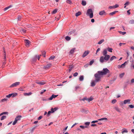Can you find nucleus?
Instances as JSON below:
<instances>
[{
    "mask_svg": "<svg viewBox=\"0 0 134 134\" xmlns=\"http://www.w3.org/2000/svg\"><path fill=\"white\" fill-rule=\"evenodd\" d=\"M51 63L48 64L46 66H44L43 67V68L45 69H49L51 68Z\"/></svg>",
    "mask_w": 134,
    "mask_h": 134,
    "instance_id": "10",
    "label": "nucleus"
},
{
    "mask_svg": "<svg viewBox=\"0 0 134 134\" xmlns=\"http://www.w3.org/2000/svg\"><path fill=\"white\" fill-rule=\"evenodd\" d=\"M129 107L131 108H134V106L132 105H130Z\"/></svg>",
    "mask_w": 134,
    "mask_h": 134,
    "instance_id": "58",
    "label": "nucleus"
},
{
    "mask_svg": "<svg viewBox=\"0 0 134 134\" xmlns=\"http://www.w3.org/2000/svg\"><path fill=\"white\" fill-rule=\"evenodd\" d=\"M107 119V118H101L100 119H98V121L102 120H106Z\"/></svg>",
    "mask_w": 134,
    "mask_h": 134,
    "instance_id": "42",
    "label": "nucleus"
},
{
    "mask_svg": "<svg viewBox=\"0 0 134 134\" xmlns=\"http://www.w3.org/2000/svg\"><path fill=\"white\" fill-rule=\"evenodd\" d=\"M35 82L38 84L41 85H43L45 84V82H44V81H42L41 82H39L37 81Z\"/></svg>",
    "mask_w": 134,
    "mask_h": 134,
    "instance_id": "12",
    "label": "nucleus"
},
{
    "mask_svg": "<svg viewBox=\"0 0 134 134\" xmlns=\"http://www.w3.org/2000/svg\"><path fill=\"white\" fill-rule=\"evenodd\" d=\"M75 31H71L69 32L68 33V34L69 35H71L72 34H73Z\"/></svg>",
    "mask_w": 134,
    "mask_h": 134,
    "instance_id": "47",
    "label": "nucleus"
},
{
    "mask_svg": "<svg viewBox=\"0 0 134 134\" xmlns=\"http://www.w3.org/2000/svg\"><path fill=\"white\" fill-rule=\"evenodd\" d=\"M37 55H35L34 57L32 59V62H35L37 60Z\"/></svg>",
    "mask_w": 134,
    "mask_h": 134,
    "instance_id": "16",
    "label": "nucleus"
},
{
    "mask_svg": "<svg viewBox=\"0 0 134 134\" xmlns=\"http://www.w3.org/2000/svg\"><path fill=\"white\" fill-rule=\"evenodd\" d=\"M114 8H116L119 7V5L117 4H116L115 5H114Z\"/></svg>",
    "mask_w": 134,
    "mask_h": 134,
    "instance_id": "55",
    "label": "nucleus"
},
{
    "mask_svg": "<svg viewBox=\"0 0 134 134\" xmlns=\"http://www.w3.org/2000/svg\"><path fill=\"white\" fill-rule=\"evenodd\" d=\"M130 24H134V20H130L129 22Z\"/></svg>",
    "mask_w": 134,
    "mask_h": 134,
    "instance_id": "44",
    "label": "nucleus"
},
{
    "mask_svg": "<svg viewBox=\"0 0 134 134\" xmlns=\"http://www.w3.org/2000/svg\"><path fill=\"white\" fill-rule=\"evenodd\" d=\"M12 6V5H10L9 6L5 8L4 9V11H6L9 8L11 7Z\"/></svg>",
    "mask_w": 134,
    "mask_h": 134,
    "instance_id": "27",
    "label": "nucleus"
},
{
    "mask_svg": "<svg viewBox=\"0 0 134 134\" xmlns=\"http://www.w3.org/2000/svg\"><path fill=\"white\" fill-rule=\"evenodd\" d=\"M125 74L124 73H123L121 74H120L119 76L121 78H122L124 76V75Z\"/></svg>",
    "mask_w": 134,
    "mask_h": 134,
    "instance_id": "36",
    "label": "nucleus"
},
{
    "mask_svg": "<svg viewBox=\"0 0 134 134\" xmlns=\"http://www.w3.org/2000/svg\"><path fill=\"white\" fill-rule=\"evenodd\" d=\"M130 67L131 68H133L134 69V64L133 63H132L131 64Z\"/></svg>",
    "mask_w": 134,
    "mask_h": 134,
    "instance_id": "57",
    "label": "nucleus"
},
{
    "mask_svg": "<svg viewBox=\"0 0 134 134\" xmlns=\"http://www.w3.org/2000/svg\"><path fill=\"white\" fill-rule=\"evenodd\" d=\"M123 130L122 132V133L123 134L125 133L128 132V131L126 129H123Z\"/></svg>",
    "mask_w": 134,
    "mask_h": 134,
    "instance_id": "26",
    "label": "nucleus"
},
{
    "mask_svg": "<svg viewBox=\"0 0 134 134\" xmlns=\"http://www.w3.org/2000/svg\"><path fill=\"white\" fill-rule=\"evenodd\" d=\"M104 41V39H102L100 40L98 42V44H101Z\"/></svg>",
    "mask_w": 134,
    "mask_h": 134,
    "instance_id": "31",
    "label": "nucleus"
},
{
    "mask_svg": "<svg viewBox=\"0 0 134 134\" xmlns=\"http://www.w3.org/2000/svg\"><path fill=\"white\" fill-rule=\"evenodd\" d=\"M118 12V11H115L112 12H111L109 13V15H113L115 14L116 13H117Z\"/></svg>",
    "mask_w": 134,
    "mask_h": 134,
    "instance_id": "25",
    "label": "nucleus"
},
{
    "mask_svg": "<svg viewBox=\"0 0 134 134\" xmlns=\"http://www.w3.org/2000/svg\"><path fill=\"white\" fill-rule=\"evenodd\" d=\"M32 94V93L31 92H30L28 93H24V96H29L31 95Z\"/></svg>",
    "mask_w": 134,
    "mask_h": 134,
    "instance_id": "23",
    "label": "nucleus"
},
{
    "mask_svg": "<svg viewBox=\"0 0 134 134\" xmlns=\"http://www.w3.org/2000/svg\"><path fill=\"white\" fill-rule=\"evenodd\" d=\"M53 98V95H52V96L48 98V100H52Z\"/></svg>",
    "mask_w": 134,
    "mask_h": 134,
    "instance_id": "46",
    "label": "nucleus"
},
{
    "mask_svg": "<svg viewBox=\"0 0 134 134\" xmlns=\"http://www.w3.org/2000/svg\"><path fill=\"white\" fill-rule=\"evenodd\" d=\"M98 82L99 81H96V79L94 80H92L91 81V86L92 87L94 86L96 84V83Z\"/></svg>",
    "mask_w": 134,
    "mask_h": 134,
    "instance_id": "9",
    "label": "nucleus"
},
{
    "mask_svg": "<svg viewBox=\"0 0 134 134\" xmlns=\"http://www.w3.org/2000/svg\"><path fill=\"white\" fill-rule=\"evenodd\" d=\"M20 31L21 33L25 34L26 32V30L25 29H21L20 30Z\"/></svg>",
    "mask_w": 134,
    "mask_h": 134,
    "instance_id": "19",
    "label": "nucleus"
},
{
    "mask_svg": "<svg viewBox=\"0 0 134 134\" xmlns=\"http://www.w3.org/2000/svg\"><path fill=\"white\" fill-rule=\"evenodd\" d=\"M128 63V62L127 61H126L123 64H122L121 65H118V68H124L126 64H127Z\"/></svg>",
    "mask_w": 134,
    "mask_h": 134,
    "instance_id": "6",
    "label": "nucleus"
},
{
    "mask_svg": "<svg viewBox=\"0 0 134 134\" xmlns=\"http://www.w3.org/2000/svg\"><path fill=\"white\" fill-rule=\"evenodd\" d=\"M74 68V66L72 65L70 66L69 68V72H70L72 70V69Z\"/></svg>",
    "mask_w": 134,
    "mask_h": 134,
    "instance_id": "24",
    "label": "nucleus"
},
{
    "mask_svg": "<svg viewBox=\"0 0 134 134\" xmlns=\"http://www.w3.org/2000/svg\"><path fill=\"white\" fill-rule=\"evenodd\" d=\"M108 8L109 9H115L114 6H109L108 7Z\"/></svg>",
    "mask_w": 134,
    "mask_h": 134,
    "instance_id": "48",
    "label": "nucleus"
},
{
    "mask_svg": "<svg viewBox=\"0 0 134 134\" xmlns=\"http://www.w3.org/2000/svg\"><path fill=\"white\" fill-rule=\"evenodd\" d=\"M130 10H129L127 11V14L128 15H130L131 14L130 12Z\"/></svg>",
    "mask_w": 134,
    "mask_h": 134,
    "instance_id": "62",
    "label": "nucleus"
},
{
    "mask_svg": "<svg viewBox=\"0 0 134 134\" xmlns=\"http://www.w3.org/2000/svg\"><path fill=\"white\" fill-rule=\"evenodd\" d=\"M75 49L76 48H72L70 50L69 53L71 54H72L74 52L75 50Z\"/></svg>",
    "mask_w": 134,
    "mask_h": 134,
    "instance_id": "17",
    "label": "nucleus"
},
{
    "mask_svg": "<svg viewBox=\"0 0 134 134\" xmlns=\"http://www.w3.org/2000/svg\"><path fill=\"white\" fill-rule=\"evenodd\" d=\"M89 51H85L82 55V57H85L89 53Z\"/></svg>",
    "mask_w": 134,
    "mask_h": 134,
    "instance_id": "11",
    "label": "nucleus"
},
{
    "mask_svg": "<svg viewBox=\"0 0 134 134\" xmlns=\"http://www.w3.org/2000/svg\"><path fill=\"white\" fill-rule=\"evenodd\" d=\"M6 117L5 116L3 115V116H2V117H1V120H2L5 119H6Z\"/></svg>",
    "mask_w": 134,
    "mask_h": 134,
    "instance_id": "33",
    "label": "nucleus"
},
{
    "mask_svg": "<svg viewBox=\"0 0 134 134\" xmlns=\"http://www.w3.org/2000/svg\"><path fill=\"white\" fill-rule=\"evenodd\" d=\"M131 82L132 83H134V79H132L131 80Z\"/></svg>",
    "mask_w": 134,
    "mask_h": 134,
    "instance_id": "64",
    "label": "nucleus"
},
{
    "mask_svg": "<svg viewBox=\"0 0 134 134\" xmlns=\"http://www.w3.org/2000/svg\"><path fill=\"white\" fill-rule=\"evenodd\" d=\"M46 91V90H42L40 92V94H42L43 93Z\"/></svg>",
    "mask_w": 134,
    "mask_h": 134,
    "instance_id": "52",
    "label": "nucleus"
},
{
    "mask_svg": "<svg viewBox=\"0 0 134 134\" xmlns=\"http://www.w3.org/2000/svg\"><path fill=\"white\" fill-rule=\"evenodd\" d=\"M55 56H52L49 59V60H53L55 58Z\"/></svg>",
    "mask_w": 134,
    "mask_h": 134,
    "instance_id": "41",
    "label": "nucleus"
},
{
    "mask_svg": "<svg viewBox=\"0 0 134 134\" xmlns=\"http://www.w3.org/2000/svg\"><path fill=\"white\" fill-rule=\"evenodd\" d=\"M93 100V98L92 97H91L89 98H87L86 97H85L81 99V100Z\"/></svg>",
    "mask_w": 134,
    "mask_h": 134,
    "instance_id": "8",
    "label": "nucleus"
},
{
    "mask_svg": "<svg viewBox=\"0 0 134 134\" xmlns=\"http://www.w3.org/2000/svg\"><path fill=\"white\" fill-rule=\"evenodd\" d=\"M11 96V94H9V95H7L6 96V98H9Z\"/></svg>",
    "mask_w": 134,
    "mask_h": 134,
    "instance_id": "45",
    "label": "nucleus"
},
{
    "mask_svg": "<svg viewBox=\"0 0 134 134\" xmlns=\"http://www.w3.org/2000/svg\"><path fill=\"white\" fill-rule=\"evenodd\" d=\"M86 14L89 16L90 18H92L93 17V11L91 9H89L87 10Z\"/></svg>",
    "mask_w": 134,
    "mask_h": 134,
    "instance_id": "3",
    "label": "nucleus"
},
{
    "mask_svg": "<svg viewBox=\"0 0 134 134\" xmlns=\"http://www.w3.org/2000/svg\"><path fill=\"white\" fill-rule=\"evenodd\" d=\"M66 2L67 3L70 4L72 3V1L71 0H66Z\"/></svg>",
    "mask_w": 134,
    "mask_h": 134,
    "instance_id": "34",
    "label": "nucleus"
},
{
    "mask_svg": "<svg viewBox=\"0 0 134 134\" xmlns=\"http://www.w3.org/2000/svg\"><path fill=\"white\" fill-rule=\"evenodd\" d=\"M130 62L131 63H132L133 62V59L131 57L130 58Z\"/></svg>",
    "mask_w": 134,
    "mask_h": 134,
    "instance_id": "49",
    "label": "nucleus"
},
{
    "mask_svg": "<svg viewBox=\"0 0 134 134\" xmlns=\"http://www.w3.org/2000/svg\"><path fill=\"white\" fill-rule=\"evenodd\" d=\"M99 14L100 15H106L107 14V13L104 10H102L99 12Z\"/></svg>",
    "mask_w": 134,
    "mask_h": 134,
    "instance_id": "13",
    "label": "nucleus"
},
{
    "mask_svg": "<svg viewBox=\"0 0 134 134\" xmlns=\"http://www.w3.org/2000/svg\"><path fill=\"white\" fill-rule=\"evenodd\" d=\"M11 94V97H13L16 96L17 95V93H12L10 94Z\"/></svg>",
    "mask_w": 134,
    "mask_h": 134,
    "instance_id": "21",
    "label": "nucleus"
},
{
    "mask_svg": "<svg viewBox=\"0 0 134 134\" xmlns=\"http://www.w3.org/2000/svg\"><path fill=\"white\" fill-rule=\"evenodd\" d=\"M130 101H124V103H120V105H123L124 104H126L128 102H129Z\"/></svg>",
    "mask_w": 134,
    "mask_h": 134,
    "instance_id": "39",
    "label": "nucleus"
},
{
    "mask_svg": "<svg viewBox=\"0 0 134 134\" xmlns=\"http://www.w3.org/2000/svg\"><path fill=\"white\" fill-rule=\"evenodd\" d=\"M101 71H98L94 75V76L96 78V81H100V79L102 76L103 75L101 73Z\"/></svg>",
    "mask_w": 134,
    "mask_h": 134,
    "instance_id": "2",
    "label": "nucleus"
},
{
    "mask_svg": "<svg viewBox=\"0 0 134 134\" xmlns=\"http://www.w3.org/2000/svg\"><path fill=\"white\" fill-rule=\"evenodd\" d=\"M90 122H87L85 123V124L87 126H88L90 125Z\"/></svg>",
    "mask_w": 134,
    "mask_h": 134,
    "instance_id": "50",
    "label": "nucleus"
},
{
    "mask_svg": "<svg viewBox=\"0 0 134 134\" xmlns=\"http://www.w3.org/2000/svg\"><path fill=\"white\" fill-rule=\"evenodd\" d=\"M100 48H98V49H97V50L96 52V54H97V53L98 52H99V51H100Z\"/></svg>",
    "mask_w": 134,
    "mask_h": 134,
    "instance_id": "60",
    "label": "nucleus"
},
{
    "mask_svg": "<svg viewBox=\"0 0 134 134\" xmlns=\"http://www.w3.org/2000/svg\"><path fill=\"white\" fill-rule=\"evenodd\" d=\"M78 75V73L77 72H75L74 74V77Z\"/></svg>",
    "mask_w": 134,
    "mask_h": 134,
    "instance_id": "54",
    "label": "nucleus"
},
{
    "mask_svg": "<svg viewBox=\"0 0 134 134\" xmlns=\"http://www.w3.org/2000/svg\"><path fill=\"white\" fill-rule=\"evenodd\" d=\"M129 2L128 1L126 2L124 4V5H126L127 6L129 5Z\"/></svg>",
    "mask_w": 134,
    "mask_h": 134,
    "instance_id": "51",
    "label": "nucleus"
},
{
    "mask_svg": "<svg viewBox=\"0 0 134 134\" xmlns=\"http://www.w3.org/2000/svg\"><path fill=\"white\" fill-rule=\"evenodd\" d=\"M21 16L20 15H19L16 18V20L18 21L20 20H21Z\"/></svg>",
    "mask_w": 134,
    "mask_h": 134,
    "instance_id": "29",
    "label": "nucleus"
},
{
    "mask_svg": "<svg viewBox=\"0 0 134 134\" xmlns=\"http://www.w3.org/2000/svg\"><path fill=\"white\" fill-rule=\"evenodd\" d=\"M81 4L85 6L86 4V2L85 1L82 0V1Z\"/></svg>",
    "mask_w": 134,
    "mask_h": 134,
    "instance_id": "22",
    "label": "nucleus"
},
{
    "mask_svg": "<svg viewBox=\"0 0 134 134\" xmlns=\"http://www.w3.org/2000/svg\"><path fill=\"white\" fill-rule=\"evenodd\" d=\"M2 113L3 115L4 114H8V112H4Z\"/></svg>",
    "mask_w": 134,
    "mask_h": 134,
    "instance_id": "56",
    "label": "nucleus"
},
{
    "mask_svg": "<svg viewBox=\"0 0 134 134\" xmlns=\"http://www.w3.org/2000/svg\"><path fill=\"white\" fill-rule=\"evenodd\" d=\"M66 40L67 41H69L71 39V38L68 36H67L65 38Z\"/></svg>",
    "mask_w": 134,
    "mask_h": 134,
    "instance_id": "28",
    "label": "nucleus"
},
{
    "mask_svg": "<svg viewBox=\"0 0 134 134\" xmlns=\"http://www.w3.org/2000/svg\"><path fill=\"white\" fill-rule=\"evenodd\" d=\"M98 122V121H97V120L93 121H92L91 123L92 124V123L94 124L96 122Z\"/></svg>",
    "mask_w": 134,
    "mask_h": 134,
    "instance_id": "59",
    "label": "nucleus"
},
{
    "mask_svg": "<svg viewBox=\"0 0 134 134\" xmlns=\"http://www.w3.org/2000/svg\"><path fill=\"white\" fill-rule=\"evenodd\" d=\"M21 118L22 116H17L15 119V120L13 121V125H15L17 123L18 121L21 120Z\"/></svg>",
    "mask_w": 134,
    "mask_h": 134,
    "instance_id": "4",
    "label": "nucleus"
},
{
    "mask_svg": "<svg viewBox=\"0 0 134 134\" xmlns=\"http://www.w3.org/2000/svg\"><path fill=\"white\" fill-rule=\"evenodd\" d=\"M108 50V51L110 52H112V51L113 50V49L112 48H110L109 47H108L107 48Z\"/></svg>",
    "mask_w": 134,
    "mask_h": 134,
    "instance_id": "35",
    "label": "nucleus"
},
{
    "mask_svg": "<svg viewBox=\"0 0 134 134\" xmlns=\"http://www.w3.org/2000/svg\"><path fill=\"white\" fill-rule=\"evenodd\" d=\"M46 52L44 51L42 53V55L44 57H45L46 56Z\"/></svg>",
    "mask_w": 134,
    "mask_h": 134,
    "instance_id": "53",
    "label": "nucleus"
},
{
    "mask_svg": "<svg viewBox=\"0 0 134 134\" xmlns=\"http://www.w3.org/2000/svg\"><path fill=\"white\" fill-rule=\"evenodd\" d=\"M84 80V76L83 75H81L80 76L79 78L80 81H82Z\"/></svg>",
    "mask_w": 134,
    "mask_h": 134,
    "instance_id": "15",
    "label": "nucleus"
},
{
    "mask_svg": "<svg viewBox=\"0 0 134 134\" xmlns=\"http://www.w3.org/2000/svg\"><path fill=\"white\" fill-rule=\"evenodd\" d=\"M94 62V60H91V61L90 62L89 65H92V64Z\"/></svg>",
    "mask_w": 134,
    "mask_h": 134,
    "instance_id": "38",
    "label": "nucleus"
},
{
    "mask_svg": "<svg viewBox=\"0 0 134 134\" xmlns=\"http://www.w3.org/2000/svg\"><path fill=\"white\" fill-rule=\"evenodd\" d=\"M103 71H101V73L103 75L106 74L107 73H109L110 72L109 70L107 68H104L103 69Z\"/></svg>",
    "mask_w": 134,
    "mask_h": 134,
    "instance_id": "5",
    "label": "nucleus"
},
{
    "mask_svg": "<svg viewBox=\"0 0 134 134\" xmlns=\"http://www.w3.org/2000/svg\"><path fill=\"white\" fill-rule=\"evenodd\" d=\"M25 44L26 46L27 47H28L30 42L28 40H25Z\"/></svg>",
    "mask_w": 134,
    "mask_h": 134,
    "instance_id": "14",
    "label": "nucleus"
},
{
    "mask_svg": "<svg viewBox=\"0 0 134 134\" xmlns=\"http://www.w3.org/2000/svg\"><path fill=\"white\" fill-rule=\"evenodd\" d=\"M107 50L106 49H104L103 52V54L104 56L108 55V54H107Z\"/></svg>",
    "mask_w": 134,
    "mask_h": 134,
    "instance_id": "18",
    "label": "nucleus"
},
{
    "mask_svg": "<svg viewBox=\"0 0 134 134\" xmlns=\"http://www.w3.org/2000/svg\"><path fill=\"white\" fill-rule=\"evenodd\" d=\"M114 108L115 109V110L119 112H120V109L118 107H116L115 108Z\"/></svg>",
    "mask_w": 134,
    "mask_h": 134,
    "instance_id": "37",
    "label": "nucleus"
},
{
    "mask_svg": "<svg viewBox=\"0 0 134 134\" xmlns=\"http://www.w3.org/2000/svg\"><path fill=\"white\" fill-rule=\"evenodd\" d=\"M52 95L53 96V98H55L58 96V95H55L54 94H53Z\"/></svg>",
    "mask_w": 134,
    "mask_h": 134,
    "instance_id": "61",
    "label": "nucleus"
},
{
    "mask_svg": "<svg viewBox=\"0 0 134 134\" xmlns=\"http://www.w3.org/2000/svg\"><path fill=\"white\" fill-rule=\"evenodd\" d=\"M57 12V10L56 9H55L52 12V13L53 14H54L56 13Z\"/></svg>",
    "mask_w": 134,
    "mask_h": 134,
    "instance_id": "40",
    "label": "nucleus"
},
{
    "mask_svg": "<svg viewBox=\"0 0 134 134\" xmlns=\"http://www.w3.org/2000/svg\"><path fill=\"white\" fill-rule=\"evenodd\" d=\"M20 82H16L12 84L9 87L10 88L13 87L17 86L18 85H19Z\"/></svg>",
    "mask_w": 134,
    "mask_h": 134,
    "instance_id": "7",
    "label": "nucleus"
},
{
    "mask_svg": "<svg viewBox=\"0 0 134 134\" xmlns=\"http://www.w3.org/2000/svg\"><path fill=\"white\" fill-rule=\"evenodd\" d=\"M116 59V57L115 56H113L111 57L110 59V62L112 61L113 60Z\"/></svg>",
    "mask_w": 134,
    "mask_h": 134,
    "instance_id": "20",
    "label": "nucleus"
},
{
    "mask_svg": "<svg viewBox=\"0 0 134 134\" xmlns=\"http://www.w3.org/2000/svg\"><path fill=\"white\" fill-rule=\"evenodd\" d=\"M118 32L120 34H122V35H124L126 33V32H122L120 31H118Z\"/></svg>",
    "mask_w": 134,
    "mask_h": 134,
    "instance_id": "30",
    "label": "nucleus"
},
{
    "mask_svg": "<svg viewBox=\"0 0 134 134\" xmlns=\"http://www.w3.org/2000/svg\"><path fill=\"white\" fill-rule=\"evenodd\" d=\"M80 127H81V128L83 129H84L85 128H87L88 127L87 126H84L82 125L80 126Z\"/></svg>",
    "mask_w": 134,
    "mask_h": 134,
    "instance_id": "43",
    "label": "nucleus"
},
{
    "mask_svg": "<svg viewBox=\"0 0 134 134\" xmlns=\"http://www.w3.org/2000/svg\"><path fill=\"white\" fill-rule=\"evenodd\" d=\"M103 56H101L99 59V61L101 63H103L104 62H106L108 61L110 58V56L109 55H106Z\"/></svg>",
    "mask_w": 134,
    "mask_h": 134,
    "instance_id": "1",
    "label": "nucleus"
},
{
    "mask_svg": "<svg viewBox=\"0 0 134 134\" xmlns=\"http://www.w3.org/2000/svg\"><path fill=\"white\" fill-rule=\"evenodd\" d=\"M81 14V13L80 12H79L77 13H76L75 14V16H78L80 15Z\"/></svg>",
    "mask_w": 134,
    "mask_h": 134,
    "instance_id": "32",
    "label": "nucleus"
},
{
    "mask_svg": "<svg viewBox=\"0 0 134 134\" xmlns=\"http://www.w3.org/2000/svg\"><path fill=\"white\" fill-rule=\"evenodd\" d=\"M42 118V116H40L38 118V120H39L40 119H41Z\"/></svg>",
    "mask_w": 134,
    "mask_h": 134,
    "instance_id": "63",
    "label": "nucleus"
}]
</instances>
